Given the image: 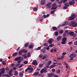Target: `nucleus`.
Wrapping results in <instances>:
<instances>
[{"label": "nucleus", "mask_w": 77, "mask_h": 77, "mask_svg": "<svg viewBox=\"0 0 77 77\" xmlns=\"http://www.w3.org/2000/svg\"><path fill=\"white\" fill-rule=\"evenodd\" d=\"M77 17V15L76 14H72V16L70 17L68 19V21H70L71 20H74L75 18Z\"/></svg>", "instance_id": "nucleus-1"}, {"label": "nucleus", "mask_w": 77, "mask_h": 77, "mask_svg": "<svg viewBox=\"0 0 77 77\" xmlns=\"http://www.w3.org/2000/svg\"><path fill=\"white\" fill-rule=\"evenodd\" d=\"M0 71H1V74H4L5 72V69L4 68H2L0 69Z\"/></svg>", "instance_id": "nucleus-2"}, {"label": "nucleus", "mask_w": 77, "mask_h": 77, "mask_svg": "<svg viewBox=\"0 0 77 77\" xmlns=\"http://www.w3.org/2000/svg\"><path fill=\"white\" fill-rule=\"evenodd\" d=\"M69 57L71 58H74V57H76V55L75 54H70Z\"/></svg>", "instance_id": "nucleus-3"}, {"label": "nucleus", "mask_w": 77, "mask_h": 77, "mask_svg": "<svg viewBox=\"0 0 77 77\" xmlns=\"http://www.w3.org/2000/svg\"><path fill=\"white\" fill-rule=\"evenodd\" d=\"M71 23L72 24V26L73 27H75L76 26H77V23H75V22H74V21H72L71 22Z\"/></svg>", "instance_id": "nucleus-4"}, {"label": "nucleus", "mask_w": 77, "mask_h": 77, "mask_svg": "<svg viewBox=\"0 0 77 77\" xmlns=\"http://www.w3.org/2000/svg\"><path fill=\"white\" fill-rule=\"evenodd\" d=\"M51 3L49 2L46 5V6H47L48 8L49 9V8L51 7Z\"/></svg>", "instance_id": "nucleus-5"}, {"label": "nucleus", "mask_w": 77, "mask_h": 77, "mask_svg": "<svg viewBox=\"0 0 77 77\" xmlns=\"http://www.w3.org/2000/svg\"><path fill=\"white\" fill-rule=\"evenodd\" d=\"M69 34L70 35V36H74V32L72 31L69 32Z\"/></svg>", "instance_id": "nucleus-6"}, {"label": "nucleus", "mask_w": 77, "mask_h": 77, "mask_svg": "<svg viewBox=\"0 0 77 77\" xmlns=\"http://www.w3.org/2000/svg\"><path fill=\"white\" fill-rule=\"evenodd\" d=\"M32 65H37L38 63H37V61H36L34 60L33 61V62L32 63Z\"/></svg>", "instance_id": "nucleus-7"}, {"label": "nucleus", "mask_w": 77, "mask_h": 77, "mask_svg": "<svg viewBox=\"0 0 77 77\" xmlns=\"http://www.w3.org/2000/svg\"><path fill=\"white\" fill-rule=\"evenodd\" d=\"M21 58V57H17L16 58L14 59V61H18V60H20V59Z\"/></svg>", "instance_id": "nucleus-8"}, {"label": "nucleus", "mask_w": 77, "mask_h": 77, "mask_svg": "<svg viewBox=\"0 0 77 77\" xmlns=\"http://www.w3.org/2000/svg\"><path fill=\"white\" fill-rule=\"evenodd\" d=\"M69 3L70 5H74L75 4V2L73 1H71L69 2Z\"/></svg>", "instance_id": "nucleus-9"}, {"label": "nucleus", "mask_w": 77, "mask_h": 77, "mask_svg": "<svg viewBox=\"0 0 77 77\" xmlns=\"http://www.w3.org/2000/svg\"><path fill=\"white\" fill-rule=\"evenodd\" d=\"M52 41H53V39H49V40L48 41V42L50 44H51L53 42H52Z\"/></svg>", "instance_id": "nucleus-10"}, {"label": "nucleus", "mask_w": 77, "mask_h": 77, "mask_svg": "<svg viewBox=\"0 0 77 77\" xmlns=\"http://www.w3.org/2000/svg\"><path fill=\"white\" fill-rule=\"evenodd\" d=\"M38 74H39V72H34L33 74V75H35V76H37V75H38Z\"/></svg>", "instance_id": "nucleus-11"}, {"label": "nucleus", "mask_w": 77, "mask_h": 77, "mask_svg": "<svg viewBox=\"0 0 77 77\" xmlns=\"http://www.w3.org/2000/svg\"><path fill=\"white\" fill-rule=\"evenodd\" d=\"M42 69L43 70L44 72H47V69L46 67H45L43 69Z\"/></svg>", "instance_id": "nucleus-12"}, {"label": "nucleus", "mask_w": 77, "mask_h": 77, "mask_svg": "<svg viewBox=\"0 0 77 77\" xmlns=\"http://www.w3.org/2000/svg\"><path fill=\"white\" fill-rule=\"evenodd\" d=\"M45 4V0H42L41 1V5Z\"/></svg>", "instance_id": "nucleus-13"}, {"label": "nucleus", "mask_w": 77, "mask_h": 77, "mask_svg": "<svg viewBox=\"0 0 77 77\" xmlns=\"http://www.w3.org/2000/svg\"><path fill=\"white\" fill-rule=\"evenodd\" d=\"M33 71V67H31L30 68L29 70V72H32Z\"/></svg>", "instance_id": "nucleus-14"}, {"label": "nucleus", "mask_w": 77, "mask_h": 77, "mask_svg": "<svg viewBox=\"0 0 77 77\" xmlns=\"http://www.w3.org/2000/svg\"><path fill=\"white\" fill-rule=\"evenodd\" d=\"M57 1V3H58V4H62V0H61L60 1V2H59V1H60V0H56Z\"/></svg>", "instance_id": "nucleus-15"}, {"label": "nucleus", "mask_w": 77, "mask_h": 77, "mask_svg": "<svg viewBox=\"0 0 77 77\" xmlns=\"http://www.w3.org/2000/svg\"><path fill=\"white\" fill-rule=\"evenodd\" d=\"M19 75L20 77H23V74L21 72H20L19 73Z\"/></svg>", "instance_id": "nucleus-16"}, {"label": "nucleus", "mask_w": 77, "mask_h": 77, "mask_svg": "<svg viewBox=\"0 0 77 77\" xmlns=\"http://www.w3.org/2000/svg\"><path fill=\"white\" fill-rule=\"evenodd\" d=\"M61 39V36H60L58 37H57V40L58 41H59V40H60Z\"/></svg>", "instance_id": "nucleus-17"}, {"label": "nucleus", "mask_w": 77, "mask_h": 77, "mask_svg": "<svg viewBox=\"0 0 77 77\" xmlns=\"http://www.w3.org/2000/svg\"><path fill=\"white\" fill-rule=\"evenodd\" d=\"M33 47V45H30L28 46V48L30 49H32Z\"/></svg>", "instance_id": "nucleus-18"}, {"label": "nucleus", "mask_w": 77, "mask_h": 77, "mask_svg": "<svg viewBox=\"0 0 77 77\" xmlns=\"http://www.w3.org/2000/svg\"><path fill=\"white\" fill-rule=\"evenodd\" d=\"M22 51H23V53H27V50H25V49H22Z\"/></svg>", "instance_id": "nucleus-19"}, {"label": "nucleus", "mask_w": 77, "mask_h": 77, "mask_svg": "<svg viewBox=\"0 0 77 77\" xmlns=\"http://www.w3.org/2000/svg\"><path fill=\"white\" fill-rule=\"evenodd\" d=\"M57 27L55 26L52 27V29H53V30L55 31L56 30H57Z\"/></svg>", "instance_id": "nucleus-20"}, {"label": "nucleus", "mask_w": 77, "mask_h": 77, "mask_svg": "<svg viewBox=\"0 0 77 77\" xmlns=\"http://www.w3.org/2000/svg\"><path fill=\"white\" fill-rule=\"evenodd\" d=\"M23 51H22V50H20L19 52V55H21L23 53Z\"/></svg>", "instance_id": "nucleus-21"}, {"label": "nucleus", "mask_w": 77, "mask_h": 77, "mask_svg": "<svg viewBox=\"0 0 77 77\" xmlns=\"http://www.w3.org/2000/svg\"><path fill=\"white\" fill-rule=\"evenodd\" d=\"M47 57V55H44L43 57V58H42V60H44Z\"/></svg>", "instance_id": "nucleus-22"}, {"label": "nucleus", "mask_w": 77, "mask_h": 77, "mask_svg": "<svg viewBox=\"0 0 77 77\" xmlns=\"http://www.w3.org/2000/svg\"><path fill=\"white\" fill-rule=\"evenodd\" d=\"M48 75H50V76H53L54 75V74L53 73L51 72V74H48Z\"/></svg>", "instance_id": "nucleus-23"}, {"label": "nucleus", "mask_w": 77, "mask_h": 77, "mask_svg": "<svg viewBox=\"0 0 77 77\" xmlns=\"http://www.w3.org/2000/svg\"><path fill=\"white\" fill-rule=\"evenodd\" d=\"M41 47H38L37 48L35 49V50H37V51H38V50H41Z\"/></svg>", "instance_id": "nucleus-24"}, {"label": "nucleus", "mask_w": 77, "mask_h": 77, "mask_svg": "<svg viewBox=\"0 0 77 77\" xmlns=\"http://www.w3.org/2000/svg\"><path fill=\"white\" fill-rule=\"evenodd\" d=\"M17 54H18V53L17 52H15L12 55V56L14 57H15V56H17Z\"/></svg>", "instance_id": "nucleus-25"}, {"label": "nucleus", "mask_w": 77, "mask_h": 77, "mask_svg": "<svg viewBox=\"0 0 77 77\" xmlns=\"http://www.w3.org/2000/svg\"><path fill=\"white\" fill-rule=\"evenodd\" d=\"M14 75L15 76H17L18 75V72L15 71L14 72Z\"/></svg>", "instance_id": "nucleus-26"}, {"label": "nucleus", "mask_w": 77, "mask_h": 77, "mask_svg": "<svg viewBox=\"0 0 77 77\" xmlns=\"http://www.w3.org/2000/svg\"><path fill=\"white\" fill-rule=\"evenodd\" d=\"M64 5L65 6H66L67 7H69V4H68V2H66V3H65L64 4Z\"/></svg>", "instance_id": "nucleus-27"}, {"label": "nucleus", "mask_w": 77, "mask_h": 77, "mask_svg": "<svg viewBox=\"0 0 77 77\" xmlns=\"http://www.w3.org/2000/svg\"><path fill=\"white\" fill-rule=\"evenodd\" d=\"M38 10V8L36 7H34L33 8V11H36Z\"/></svg>", "instance_id": "nucleus-28"}, {"label": "nucleus", "mask_w": 77, "mask_h": 77, "mask_svg": "<svg viewBox=\"0 0 77 77\" xmlns=\"http://www.w3.org/2000/svg\"><path fill=\"white\" fill-rule=\"evenodd\" d=\"M29 45V43H27L25 44L24 47H27Z\"/></svg>", "instance_id": "nucleus-29"}, {"label": "nucleus", "mask_w": 77, "mask_h": 77, "mask_svg": "<svg viewBox=\"0 0 77 77\" xmlns=\"http://www.w3.org/2000/svg\"><path fill=\"white\" fill-rule=\"evenodd\" d=\"M66 38L63 37L62 39V41H65L66 42Z\"/></svg>", "instance_id": "nucleus-30"}, {"label": "nucleus", "mask_w": 77, "mask_h": 77, "mask_svg": "<svg viewBox=\"0 0 77 77\" xmlns=\"http://www.w3.org/2000/svg\"><path fill=\"white\" fill-rule=\"evenodd\" d=\"M67 1H68V0H62L63 3H65Z\"/></svg>", "instance_id": "nucleus-31"}, {"label": "nucleus", "mask_w": 77, "mask_h": 77, "mask_svg": "<svg viewBox=\"0 0 77 77\" xmlns=\"http://www.w3.org/2000/svg\"><path fill=\"white\" fill-rule=\"evenodd\" d=\"M44 46H46V47H47L48 45V44L47 43H44L43 44Z\"/></svg>", "instance_id": "nucleus-32"}, {"label": "nucleus", "mask_w": 77, "mask_h": 77, "mask_svg": "<svg viewBox=\"0 0 77 77\" xmlns=\"http://www.w3.org/2000/svg\"><path fill=\"white\" fill-rule=\"evenodd\" d=\"M2 64L3 65H6V62L4 60L2 61Z\"/></svg>", "instance_id": "nucleus-33"}, {"label": "nucleus", "mask_w": 77, "mask_h": 77, "mask_svg": "<svg viewBox=\"0 0 77 77\" xmlns=\"http://www.w3.org/2000/svg\"><path fill=\"white\" fill-rule=\"evenodd\" d=\"M54 46V45L53 44L50 45L49 46H48V47H52Z\"/></svg>", "instance_id": "nucleus-34"}, {"label": "nucleus", "mask_w": 77, "mask_h": 77, "mask_svg": "<svg viewBox=\"0 0 77 77\" xmlns=\"http://www.w3.org/2000/svg\"><path fill=\"white\" fill-rule=\"evenodd\" d=\"M56 72L58 73H60V69H58L56 71Z\"/></svg>", "instance_id": "nucleus-35"}, {"label": "nucleus", "mask_w": 77, "mask_h": 77, "mask_svg": "<svg viewBox=\"0 0 77 77\" xmlns=\"http://www.w3.org/2000/svg\"><path fill=\"white\" fill-rule=\"evenodd\" d=\"M51 63V61H49L48 62V65H50Z\"/></svg>", "instance_id": "nucleus-36"}, {"label": "nucleus", "mask_w": 77, "mask_h": 77, "mask_svg": "<svg viewBox=\"0 0 77 77\" xmlns=\"http://www.w3.org/2000/svg\"><path fill=\"white\" fill-rule=\"evenodd\" d=\"M12 70H11L9 72V75H11V74H12Z\"/></svg>", "instance_id": "nucleus-37"}, {"label": "nucleus", "mask_w": 77, "mask_h": 77, "mask_svg": "<svg viewBox=\"0 0 77 77\" xmlns=\"http://www.w3.org/2000/svg\"><path fill=\"white\" fill-rule=\"evenodd\" d=\"M24 64H27V63H28V61H24Z\"/></svg>", "instance_id": "nucleus-38"}, {"label": "nucleus", "mask_w": 77, "mask_h": 77, "mask_svg": "<svg viewBox=\"0 0 77 77\" xmlns=\"http://www.w3.org/2000/svg\"><path fill=\"white\" fill-rule=\"evenodd\" d=\"M21 60H22L21 59H20V60H18V61H17V63H21Z\"/></svg>", "instance_id": "nucleus-39"}, {"label": "nucleus", "mask_w": 77, "mask_h": 77, "mask_svg": "<svg viewBox=\"0 0 77 77\" xmlns=\"http://www.w3.org/2000/svg\"><path fill=\"white\" fill-rule=\"evenodd\" d=\"M57 8L56 7H53L52 8H51V9H52V10H53L54 9H56Z\"/></svg>", "instance_id": "nucleus-40"}, {"label": "nucleus", "mask_w": 77, "mask_h": 77, "mask_svg": "<svg viewBox=\"0 0 77 77\" xmlns=\"http://www.w3.org/2000/svg\"><path fill=\"white\" fill-rule=\"evenodd\" d=\"M66 42L63 41L62 42H61V43L63 44H65Z\"/></svg>", "instance_id": "nucleus-41"}, {"label": "nucleus", "mask_w": 77, "mask_h": 77, "mask_svg": "<svg viewBox=\"0 0 77 77\" xmlns=\"http://www.w3.org/2000/svg\"><path fill=\"white\" fill-rule=\"evenodd\" d=\"M63 30H62L60 31L59 33H63Z\"/></svg>", "instance_id": "nucleus-42"}, {"label": "nucleus", "mask_w": 77, "mask_h": 77, "mask_svg": "<svg viewBox=\"0 0 77 77\" xmlns=\"http://www.w3.org/2000/svg\"><path fill=\"white\" fill-rule=\"evenodd\" d=\"M66 33L65 32H64L63 33V37H65V36H66Z\"/></svg>", "instance_id": "nucleus-43"}, {"label": "nucleus", "mask_w": 77, "mask_h": 77, "mask_svg": "<svg viewBox=\"0 0 77 77\" xmlns=\"http://www.w3.org/2000/svg\"><path fill=\"white\" fill-rule=\"evenodd\" d=\"M30 52H28L27 55L28 57H30Z\"/></svg>", "instance_id": "nucleus-44"}, {"label": "nucleus", "mask_w": 77, "mask_h": 77, "mask_svg": "<svg viewBox=\"0 0 77 77\" xmlns=\"http://www.w3.org/2000/svg\"><path fill=\"white\" fill-rule=\"evenodd\" d=\"M40 73H41V74H43V73H44V70L43 69H42L41 70Z\"/></svg>", "instance_id": "nucleus-45"}, {"label": "nucleus", "mask_w": 77, "mask_h": 77, "mask_svg": "<svg viewBox=\"0 0 77 77\" xmlns=\"http://www.w3.org/2000/svg\"><path fill=\"white\" fill-rule=\"evenodd\" d=\"M58 33H59L58 32H56L55 33V35H56V36H57V35H58Z\"/></svg>", "instance_id": "nucleus-46"}, {"label": "nucleus", "mask_w": 77, "mask_h": 77, "mask_svg": "<svg viewBox=\"0 0 77 77\" xmlns=\"http://www.w3.org/2000/svg\"><path fill=\"white\" fill-rule=\"evenodd\" d=\"M56 4L55 3L53 4V5H52V8H53V7H55L56 6Z\"/></svg>", "instance_id": "nucleus-47"}, {"label": "nucleus", "mask_w": 77, "mask_h": 77, "mask_svg": "<svg viewBox=\"0 0 77 77\" xmlns=\"http://www.w3.org/2000/svg\"><path fill=\"white\" fill-rule=\"evenodd\" d=\"M54 68V66H53V65H51L50 67H49V68L50 69H51V68Z\"/></svg>", "instance_id": "nucleus-48"}, {"label": "nucleus", "mask_w": 77, "mask_h": 77, "mask_svg": "<svg viewBox=\"0 0 77 77\" xmlns=\"http://www.w3.org/2000/svg\"><path fill=\"white\" fill-rule=\"evenodd\" d=\"M67 24L66 23H64V24H62V27H63L64 26H66Z\"/></svg>", "instance_id": "nucleus-49"}, {"label": "nucleus", "mask_w": 77, "mask_h": 77, "mask_svg": "<svg viewBox=\"0 0 77 77\" xmlns=\"http://www.w3.org/2000/svg\"><path fill=\"white\" fill-rule=\"evenodd\" d=\"M56 71V70L54 69H52V72H54V71Z\"/></svg>", "instance_id": "nucleus-50"}, {"label": "nucleus", "mask_w": 77, "mask_h": 77, "mask_svg": "<svg viewBox=\"0 0 77 77\" xmlns=\"http://www.w3.org/2000/svg\"><path fill=\"white\" fill-rule=\"evenodd\" d=\"M67 7L65 6H64L63 7V9H67Z\"/></svg>", "instance_id": "nucleus-51"}, {"label": "nucleus", "mask_w": 77, "mask_h": 77, "mask_svg": "<svg viewBox=\"0 0 77 77\" xmlns=\"http://www.w3.org/2000/svg\"><path fill=\"white\" fill-rule=\"evenodd\" d=\"M70 45L71 44H72V42H69L68 43Z\"/></svg>", "instance_id": "nucleus-52"}, {"label": "nucleus", "mask_w": 77, "mask_h": 77, "mask_svg": "<svg viewBox=\"0 0 77 77\" xmlns=\"http://www.w3.org/2000/svg\"><path fill=\"white\" fill-rule=\"evenodd\" d=\"M42 56H43L42 55H39V57L40 58H42Z\"/></svg>", "instance_id": "nucleus-53"}, {"label": "nucleus", "mask_w": 77, "mask_h": 77, "mask_svg": "<svg viewBox=\"0 0 77 77\" xmlns=\"http://www.w3.org/2000/svg\"><path fill=\"white\" fill-rule=\"evenodd\" d=\"M42 64H39V67H40V68H41V67H42Z\"/></svg>", "instance_id": "nucleus-54"}, {"label": "nucleus", "mask_w": 77, "mask_h": 77, "mask_svg": "<svg viewBox=\"0 0 77 77\" xmlns=\"http://www.w3.org/2000/svg\"><path fill=\"white\" fill-rule=\"evenodd\" d=\"M66 54V52H63L62 54V55H65Z\"/></svg>", "instance_id": "nucleus-55"}, {"label": "nucleus", "mask_w": 77, "mask_h": 77, "mask_svg": "<svg viewBox=\"0 0 77 77\" xmlns=\"http://www.w3.org/2000/svg\"><path fill=\"white\" fill-rule=\"evenodd\" d=\"M74 44L75 45H77V41H75L74 42Z\"/></svg>", "instance_id": "nucleus-56"}, {"label": "nucleus", "mask_w": 77, "mask_h": 77, "mask_svg": "<svg viewBox=\"0 0 77 77\" xmlns=\"http://www.w3.org/2000/svg\"><path fill=\"white\" fill-rule=\"evenodd\" d=\"M57 64L58 65H62V63H57Z\"/></svg>", "instance_id": "nucleus-57"}, {"label": "nucleus", "mask_w": 77, "mask_h": 77, "mask_svg": "<svg viewBox=\"0 0 77 77\" xmlns=\"http://www.w3.org/2000/svg\"><path fill=\"white\" fill-rule=\"evenodd\" d=\"M63 64H64V65H68L67 64V63H66L65 62H63Z\"/></svg>", "instance_id": "nucleus-58"}, {"label": "nucleus", "mask_w": 77, "mask_h": 77, "mask_svg": "<svg viewBox=\"0 0 77 77\" xmlns=\"http://www.w3.org/2000/svg\"><path fill=\"white\" fill-rule=\"evenodd\" d=\"M61 57V59H62V60L63 59L64 57L63 56H62L60 57Z\"/></svg>", "instance_id": "nucleus-59"}, {"label": "nucleus", "mask_w": 77, "mask_h": 77, "mask_svg": "<svg viewBox=\"0 0 77 77\" xmlns=\"http://www.w3.org/2000/svg\"><path fill=\"white\" fill-rule=\"evenodd\" d=\"M61 26V24H60L58 25V26L57 27V28L58 29H59V28L60 27V26Z\"/></svg>", "instance_id": "nucleus-60"}, {"label": "nucleus", "mask_w": 77, "mask_h": 77, "mask_svg": "<svg viewBox=\"0 0 77 77\" xmlns=\"http://www.w3.org/2000/svg\"><path fill=\"white\" fill-rule=\"evenodd\" d=\"M69 32V31L68 30H66L65 31V33H68Z\"/></svg>", "instance_id": "nucleus-61"}, {"label": "nucleus", "mask_w": 77, "mask_h": 77, "mask_svg": "<svg viewBox=\"0 0 77 77\" xmlns=\"http://www.w3.org/2000/svg\"><path fill=\"white\" fill-rule=\"evenodd\" d=\"M5 69L6 70H8V69H9V67H6Z\"/></svg>", "instance_id": "nucleus-62"}, {"label": "nucleus", "mask_w": 77, "mask_h": 77, "mask_svg": "<svg viewBox=\"0 0 77 77\" xmlns=\"http://www.w3.org/2000/svg\"><path fill=\"white\" fill-rule=\"evenodd\" d=\"M43 17L44 18H46V15L45 14H44L43 15Z\"/></svg>", "instance_id": "nucleus-63"}, {"label": "nucleus", "mask_w": 77, "mask_h": 77, "mask_svg": "<svg viewBox=\"0 0 77 77\" xmlns=\"http://www.w3.org/2000/svg\"><path fill=\"white\" fill-rule=\"evenodd\" d=\"M27 56H24L23 57V58L24 59H26V58H27Z\"/></svg>", "instance_id": "nucleus-64"}]
</instances>
